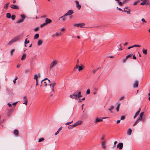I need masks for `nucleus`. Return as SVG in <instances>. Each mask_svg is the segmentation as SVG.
Returning <instances> with one entry per match:
<instances>
[{
    "label": "nucleus",
    "instance_id": "obj_64",
    "mask_svg": "<svg viewBox=\"0 0 150 150\" xmlns=\"http://www.w3.org/2000/svg\"><path fill=\"white\" fill-rule=\"evenodd\" d=\"M128 45V43L127 42H126L124 44V46H125L127 45Z\"/></svg>",
    "mask_w": 150,
    "mask_h": 150
},
{
    "label": "nucleus",
    "instance_id": "obj_41",
    "mask_svg": "<svg viewBox=\"0 0 150 150\" xmlns=\"http://www.w3.org/2000/svg\"><path fill=\"white\" fill-rule=\"evenodd\" d=\"M85 98L84 97V98H83L82 99H79L78 102L79 103L81 102H82V100H85Z\"/></svg>",
    "mask_w": 150,
    "mask_h": 150
},
{
    "label": "nucleus",
    "instance_id": "obj_10",
    "mask_svg": "<svg viewBox=\"0 0 150 150\" xmlns=\"http://www.w3.org/2000/svg\"><path fill=\"white\" fill-rule=\"evenodd\" d=\"M20 37V36H16L13 39H12L13 40V41L14 42L17 41L19 39Z\"/></svg>",
    "mask_w": 150,
    "mask_h": 150
},
{
    "label": "nucleus",
    "instance_id": "obj_54",
    "mask_svg": "<svg viewBox=\"0 0 150 150\" xmlns=\"http://www.w3.org/2000/svg\"><path fill=\"white\" fill-rule=\"evenodd\" d=\"M73 122V121H72L71 122H67L65 124V125H69L71 124Z\"/></svg>",
    "mask_w": 150,
    "mask_h": 150
},
{
    "label": "nucleus",
    "instance_id": "obj_17",
    "mask_svg": "<svg viewBox=\"0 0 150 150\" xmlns=\"http://www.w3.org/2000/svg\"><path fill=\"white\" fill-rule=\"evenodd\" d=\"M66 16H65L64 14L63 16L60 17L59 18V20L60 19H62V21H65L66 20V18H65V17Z\"/></svg>",
    "mask_w": 150,
    "mask_h": 150
},
{
    "label": "nucleus",
    "instance_id": "obj_57",
    "mask_svg": "<svg viewBox=\"0 0 150 150\" xmlns=\"http://www.w3.org/2000/svg\"><path fill=\"white\" fill-rule=\"evenodd\" d=\"M95 90L96 91H94L93 92V95H95L97 93V92H96V91L97 90V89H96V88H95Z\"/></svg>",
    "mask_w": 150,
    "mask_h": 150
},
{
    "label": "nucleus",
    "instance_id": "obj_23",
    "mask_svg": "<svg viewBox=\"0 0 150 150\" xmlns=\"http://www.w3.org/2000/svg\"><path fill=\"white\" fill-rule=\"evenodd\" d=\"M43 42V41L42 40H39L38 41V45L40 46L41 45Z\"/></svg>",
    "mask_w": 150,
    "mask_h": 150
},
{
    "label": "nucleus",
    "instance_id": "obj_55",
    "mask_svg": "<svg viewBox=\"0 0 150 150\" xmlns=\"http://www.w3.org/2000/svg\"><path fill=\"white\" fill-rule=\"evenodd\" d=\"M119 4L120 5V6H122V4H123V2H120V1H118Z\"/></svg>",
    "mask_w": 150,
    "mask_h": 150
},
{
    "label": "nucleus",
    "instance_id": "obj_21",
    "mask_svg": "<svg viewBox=\"0 0 150 150\" xmlns=\"http://www.w3.org/2000/svg\"><path fill=\"white\" fill-rule=\"evenodd\" d=\"M132 129L130 128H129L127 130V133L128 135H130L132 133Z\"/></svg>",
    "mask_w": 150,
    "mask_h": 150
},
{
    "label": "nucleus",
    "instance_id": "obj_62",
    "mask_svg": "<svg viewBox=\"0 0 150 150\" xmlns=\"http://www.w3.org/2000/svg\"><path fill=\"white\" fill-rule=\"evenodd\" d=\"M30 71L29 69L28 70H25V73L27 74L28 73V72H29Z\"/></svg>",
    "mask_w": 150,
    "mask_h": 150
},
{
    "label": "nucleus",
    "instance_id": "obj_22",
    "mask_svg": "<svg viewBox=\"0 0 150 150\" xmlns=\"http://www.w3.org/2000/svg\"><path fill=\"white\" fill-rule=\"evenodd\" d=\"M77 99L78 98H80V97H82V95H81V91H79L78 93H77Z\"/></svg>",
    "mask_w": 150,
    "mask_h": 150
},
{
    "label": "nucleus",
    "instance_id": "obj_30",
    "mask_svg": "<svg viewBox=\"0 0 150 150\" xmlns=\"http://www.w3.org/2000/svg\"><path fill=\"white\" fill-rule=\"evenodd\" d=\"M6 17L8 18H10L11 17V15L10 13H6Z\"/></svg>",
    "mask_w": 150,
    "mask_h": 150
},
{
    "label": "nucleus",
    "instance_id": "obj_27",
    "mask_svg": "<svg viewBox=\"0 0 150 150\" xmlns=\"http://www.w3.org/2000/svg\"><path fill=\"white\" fill-rule=\"evenodd\" d=\"M41 83L42 84H43L44 86H46L47 85V82L45 81H41Z\"/></svg>",
    "mask_w": 150,
    "mask_h": 150
},
{
    "label": "nucleus",
    "instance_id": "obj_40",
    "mask_svg": "<svg viewBox=\"0 0 150 150\" xmlns=\"http://www.w3.org/2000/svg\"><path fill=\"white\" fill-rule=\"evenodd\" d=\"M28 38H27L25 39V41L24 42L25 44H27L29 42V40H27Z\"/></svg>",
    "mask_w": 150,
    "mask_h": 150
},
{
    "label": "nucleus",
    "instance_id": "obj_39",
    "mask_svg": "<svg viewBox=\"0 0 150 150\" xmlns=\"http://www.w3.org/2000/svg\"><path fill=\"white\" fill-rule=\"evenodd\" d=\"M79 71H80L83 69V67L81 66H79Z\"/></svg>",
    "mask_w": 150,
    "mask_h": 150
},
{
    "label": "nucleus",
    "instance_id": "obj_9",
    "mask_svg": "<svg viewBox=\"0 0 150 150\" xmlns=\"http://www.w3.org/2000/svg\"><path fill=\"white\" fill-rule=\"evenodd\" d=\"M13 133L16 137H18L19 135V132L18 130L15 129Z\"/></svg>",
    "mask_w": 150,
    "mask_h": 150
},
{
    "label": "nucleus",
    "instance_id": "obj_26",
    "mask_svg": "<svg viewBox=\"0 0 150 150\" xmlns=\"http://www.w3.org/2000/svg\"><path fill=\"white\" fill-rule=\"evenodd\" d=\"M114 107L113 106H111L110 108L108 109L112 113V110L114 108Z\"/></svg>",
    "mask_w": 150,
    "mask_h": 150
},
{
    "label": "nucleus",
    "instance_id": "obj_44",
    "mask_svg": "<svg viewBox=\"0 0 150 150\" xmlns=\"http://www.w3.org/2000/svg\"><path fill=\"white\" fill-rule=\"evenodd\" d=\"M133 55L132 54H131L126 56L128 58L131 57Z\"/></svg>",
    "mask_w": 150,
    "mask_h": 150
},
{
    "label": "nucleus",
    "instance_id": "obj_16",
    "mask_svg": "<svg viewBox=\"0 0 150 150\" xmlns=\"http://www.w3.org/2000/svg\"><path fill=\"white\" fill-rule=\"evenodd\" d=\"M140 110H141V108H140L139 109V110L135 114V115H134V119L138 115H139V112L140 111Z\"/></svg>",
    "mask_w": 150,
    "mask_h": 150
},
{
    "label": "nucleus",
    "instance_id": "obj_49",
    "mask_svg": "<svg viewBox=\"0 0 150 150\" xmlns=\"http://www.w3.org/2000/svg\"><path fill=\"white\" fill-rule=\"evenodd\" d=\"M139 120H138V119L135 122L134 124L133 125V126H135L138 123Z\"/></svg>",
    "mask_w": 150,
    "mask_h": 150
},
{
    "label": "nucleus",
    "instance_id": "obj_61",
    "mask_svg": "<svg viewBox=\"0 0 150 150\" xmlns=\"http://www.w3.org/2000/svg\"><path fill=\"white\" fill-rule=\"evenodd\" d=\"M128 1V0H124L123 1V3L124 4H125Z\"/></svg>",
    "mask_w": 150,
    "mask_h": 150
},
{
    "label": "nucleus",
    "instance_id": "obj_31",
    "mask_svg": "<svg viewBox=\"0 0 150 150\" xmlns=\"http://www.w3.org/2000/svg\"><path fill=\"white\" fill-rule=\"evenodd\" d=\"M39 37V34H36L34 36V38L35 39H38Z\"/></svg>",
    "mask_w": 150,
    "mask_h": 150
},
{
    "label": "nucleus",
    "instance_id": "obj_35",
    "mask_svg": "<svg viewBox=\"0 0 150 150\" xmlns=\"http://www.w3.org/2000/svg\"><path fill=\"white\" fill-rule=\"evenodd\" d=\"M38 79V76L37 74H35L34 77V79L37 80Z\"/></svg>",
    "mask_w": 150,
    "mask_h": 150
},
{
    "label": "nucleus",
    "instance_id": "obj_7",
    "mask_svg": "<svg viewBox=\"0 0 150 150\" xmlns=\"http://www.w3.org/2000/svg\"><path fill=\"white\" fill-rule=\"evenodd\" d=\"M27 97L26 96H25L23 98V100L24 101V102L23 103V104H25L26 105L27 104Z\"/></svg>",
    "mask_w": 150,
    "mask_h": 150
},
{
    "label": "nucleus",
    "instance_id": "obj_36",
    "mask_svg": "<svg viewBox=\"0 0 150 150\" xmlns=\"http://www.w3.org/2000/svg\"><path fill=\"white\" fill-rule=\"evenodd\" d=\"M24 21V20L23 19H21L19 20H18L17 22V23H22Z\"/></svg>",
    "mask_w": 150,
    "mask_h": 150
},
{
    "label": "nucleus",
    "instance_id": "obj_11",
    "mask_svg": "<svg viewBox=\"0 0 150 150\" xmlns=\"http://www.w3.org/2000/svg\"><path fill=\"white\" fill-rule=\"evenodd\" d=\"M56 83L55 82L53 83L52 84V91L53 92H54V86H56Z\"/></svg>",
    "mask_w": 150,
    "mask_h": 150
},
{
    "label": "nucleus",
    "instance_id": "obj_28",
    "mask_svg": "<svg viewBox=\"0 0 150 150\" xmlns=\"http://www.w3.org/2000/svg\"><path fill=\"white\" fill-rule=\"evenodd\" d=\"M142 52L143 53L145 54H147V50H145L144 48L143 49Z\"/></svg>",
    "mask_w": 150,
    "mask_h": 150
},
{
    "label": "nucleus",
    "instance_id": "obj_43",
    "mask_svg": "<svg viewBox=\"0 0 150 150\" xmlns=\"http://www.w3.org/2000/svg\"><path fill=\"white\" fill-rule=\"evenodd\" d=\"M13 40L12 39L10 41H9L8 43V45H11L14 42L13 41Z\"/></svg>",
    "mask_w": 150,
    "mask_h": 150
},
{
    "label": "nucleus",
    "instance_id": "obj_56",
    "mask_svg": "<svg viewBox=\"0 0 150 150\" xmlns=\"http://www.w3.org/2000/svg\"><path fill=\"white\" fill-rule=\"evenodd\" d=\"M144 23H146V21L145 20L144 18H143L141 20Z\"/></svg>",
    "mask_w": 150,
    "mask_h": 150
},
{
    "label": "nucleus",
    "instance_id": "obj_25",
    "mask_svg": "<svg viewBox=\"0 0 150 150\" xmlns=\"http://www.w3.org/2000/svg\"><path fill=\"white\" fill-rule=\"evenodd\" d=\"M62 35V33L60 32L59 33H58L57 32H56L55 34V35L57 37H58L59 36L61 35Z\"/></svg>",
    "mask_w": 150,
    "mask_h": 150
},
{
    "label": "nucleus",
    "instance_id": "obj_2",
    "mask_svg": "<svg viewBox=\"0 0 150 150\" xmlns=\"http://www.w3.org/2000/svg\"><path fill=\"white\" fill-rule=\"evenodd\" d=\"M77 93L75 92L73 94L70 95L69 97L72 98H75L76 99H77Z\"/></svg>",
    "mask_w": 150,
    "mask_h": 150
},
{
    "label": "nucleus",
    "instance_id": "obj_58",
    "mask_svg": "<svg viewBox=\"0 0 150 150\" xmlns=\"http://www.w3.org/2000/svg\"><path fill=\"white\" fill-rule=\"evenodd\" d=\"M146 1L142 3H141L140 4L142 5H144L146 4Z\"/></svg>",
    "mask_w": 150,
    "mask_h": 150
},
{
    "label": "nucleus",
    "instance_id": "obj_46",
    "mask_svg": "<svg viewBox=\"0 0 150 150\" xmlns=\"http://www.w3.org/2000/svg\"><path fill=\"white\" fill-rule=\"evenodd\" d=\"M11 19L13 20H14L16 18V16L15 15H12L11 17Z\"/></svg>",
    "mask_w": 150,
    "mask_h": 150
},
{
    "label": "nucleus",
    "instance_id": "obj_34",
    "mask_svg": "<svg viewBox=\"0 0 150 150\" xmlns=\"http://www.w3.org/2000/svg\"><path fill=\"white\" fill-rule=\"evenodd\" d=\"M99 68L98 67L96 69H94L93 70L92 72H93L94 74L96 73V71H97L99 69Z\"/></svg>",
    "mask_w": 150,
    "mask_h": 150
},
{
    "label": "nucleus",
    "instance_id": "obj_47",
    "mask_svg": "<svg viewBox=\"0 0 150 150\" xmlns=\"http://www.w3.org/2000/svg\"><path fill=\"white\" fill-rule=\"evenodd\" d=\"M21 16L23 19H24L25 18V16L24 15L21 14Z\"/></svg>",
    "mask_w": 150,
    "mask_h": 150
},
{
    "label": "nucleus",
    "instance_id": "obj_18",
    "mask_svg": "<svg viewBox=\"0 0 150 150\" xmlns=\"http://www.w3.org/2000/svg\"><path fill=\"white\" fill-rule=\"evenodd\" d=\"M144 114V112H142L140 113V117L138 119V120H142V117H143V115Z\"/></svg>",
    "mask_w": 150,
    "mask_h": 150
},
{
    "label": "nucleus",
    "instance_id": "obj_29",
    "mask_svg": "<svg viewBox=\"0 0 150 150\" xmlns=\"http://www.w3.org/2000/svg\"><path fill=\"white\" fill-rule=\"evenodd\" d=\"M120 103L118 104L116 107V110L117 112H118L119 111V108H120Z\"/></svg>",
    "mask_w": 150,
    "mask_h": 150
},
{
    "label": "nucleus",
    "instance_id": "obj_13",
    "mask_svg": "<svg viewBox=\"0 0 150 150\" xmlns=\"http://www.w3.org/2000/svg\"><path fill=\"white\" fill-rule=\"evenodd\" d=\"M75 2L76 4V7L79 9H80L81 8V6L79 4V2L77 1H76Z\"/></svg>",
    "mask_w": 150,
    "mask_h": 150
},
{
    "label": "nucleus",
    "instance_id": "obj_60",
    "mask_svg": "<svg viewBox=\"0 0 150 150\" xmlns=\"http://www.w3.org/2000/svg\"><path fill=\"white\" fill-rule=\"evenodd\" d=\"M39 30V28L38 27H36L34 29V30L35 31H37L38 30Z\"/></svg>",
    "mask_w": 150,
    "mask_h": 150
},
{
    "label": "nucleus",
    "instance_id": "obj_42",
    "mask_svg": "<svg viewBox=\"0 0 150 150\" xmlns=\"http://www.w3.org/2000/svg\"><path fill=\"white\" fill-rule=\"evenodd\" d=\"M8 4H5L4 6V8H7L8 6Z\"/></svg>",
    "mask_w": 150,
    "mask_h": 150
},
{
    "label": "nucleus",
    "instance_id": "obj_59",
    "mask_svg": "<svg viewBox=\"0 0 150 150\" xmlns=\"http://www.w3.org/2000/svg\"><path fill=\"white\" fill-rule=\"evenodd\" d=\"M62 127H61L60 128H59L58 130H57V132H58V133H59L60 131L62 130Z\"/></svg>",
    "mask_w": 150,
    "mask_h": 150
},
{
    "label": "nucleus",
    "instance_id": "obj_15",
    "mask_svg": "<svg viewBox=\"0 0 150 150\" xmlns=\"http://www.w3.org/2000/svg\"><path fill=\"white\" fill-rule=\"evenodd\" d=\"M105 144V141H103L102 142V147L104 149L106 148Z\"/></svg>",
    "mask_w": 150,
    "mask_h": 150
},
{
    "label": "nucleus",
    "instance_id": "obj_6",
    "mask_svg": "<svg viewBox=\"0 0 150 150\" xmlns=\"http://www.w3.org/2000/svg\"><path fill=\"white\" fill-rule=\"evenodd\" d=\"M123 144L122 143H120L117 145V147L118 148L120 149H121L123 148Z\"/></svg>",
    "mask_w": 150,
    "mask_h": 150
},
{
    "label": "nucleus",
    "instance_id": "obj_45",
    "mask_svg": "<svg viewBox=\"0 0 150 150\" xmlns=\"http://www.w3.org/2000/svg\"><path fill=\"white\" fill-rule=\"evenodd\" d=\"M78 67H79L78 65H77V64H76L75 66V67H74V71H76V69H77L78 68Z\"/></svg>",
    "mask_w": 150,
    "mask_h": 150
},
{
    "label": "nucleus",
    "instance_id": "obj_24",
    "mask_svg": "<svg viewBox=\"0 0 150 150\" xmlns=\"http://www.w3.org/2000/svg\"><path fill=\"white\" fill-rule=\"evenodd\" d=\"M133 86L134 87H137L138 86V82L137 81H135V83L134 84Z\"/></svg>",
    "mask_w": 150,
    "mask_h": 150
},
{
    "label": "nucleus",
    "instance_id": "obj_53",
    "mask_svg": "<svg viewBox=\"0 0 150 150\" xmlns=\"http://www.w3.org/2000/svg\"><path fill=\"white\" fill-rule=\"evenodd\" d=\"M140 47V46L139 45H134L132 46V47Z\"/></svg>",
    "mask_w": 150,
    "mask_h": 150
},
{
    "label": "nucleus",
    "instance_id": "obj_37",
    "mask_svg": "<svg viewBox=\"0 0 150 150\" xmlns=\"http://www.w3.org/2000/svg\"><path fill=\"white\" fill-rule=\"evenodd\" d=\"M44 140V139L43 138H40L38 140L39 142H42Z\"/></svg>",
    "mask_w": 150,
    "mask_h": 150
},
{
    "label": "nucleus",
    "instance_id": "obj_52",
    "mask_svg": "<svg viewBox=\"0 0 150 150\" xmlns=\"http://www.w3.org/2000/svg\"><path fill=\"white\" fill-rule=\"evenodd\" d=\"M18 79V78L16 77L15 79L13 80V81L14 83H15L16 82V80Z\"/></svg>",
    "mask_w": 150,
    "mask_h": 150
},
{
    "label": "nucleus",
    "instance_id": "obj_20",
    "mask_svg": "<svg viewBox=\"0 0 150 150\" xmlns=\"http://www.w3.org/2000/svg\"><path fill=\"white\" fill-rule=\"evenodd\" d=\"M82 123V121H78L75 123L74 124L76 126H77L79 125H81Z\"/></svg>",
    "mask_w": 150,
    "mask_h": 150
},
{
    "label": "nucleus",
    "instance_id": "obj_19",
    "mask_svg": "<svg viewBox=\"0 0 150 150\" xmlns=\"http://www.w3.org/2000/svg\"><path fill=\"white\" fill-rule=\"evenodd\" d=\"M26 53H24L23 54V55H22V56L21 58V60H25L26 58Z\"/></svg>",
    "mask_w": 150,
    "mask_h": 150
},
{
    "label": "nucleus",
    "instance_id": "obj_33",
    "mask_svg": "<svg viewBox=\"0 0 150 150\" xmlns=\"http://www.w3.org/2000/svg\"><path fill=\"white\" fill-rule=\"evenodd\" d=\"M15 50L14 49H13L10 52V54L11 56H12Z\"/></svg>",
    "mask_w": 150,
    "mask_h": 150
},
{
    "label": "nucleus",
    "instance_id": "obj_5",
    "mask_svg": "<svg viewBox=\"0 0 150 150\" xmlns=\"http://www.w3.org/2000/svg\"><path fill=\"white\" fill-rule=\"evenodd\" d=\"M74 13V12L73 10H69L67 13L65 14V16L71 15Z\"/></svg>",
    "mask_w": 150,
    "mask_h": 150
},
{
    "label": "nucleus",
    "instance_id": "obj_50",
    "mask_svg": "<svg viewBox=\"0 0 150 150\" xmlns=\"http://www.w3.org/2000/svg\"><path fill=\"white\" fill-rule=\"evenodd\" d=\"M68 128L69 129H72L73 128L71 125H69L68 126Z\"/></svg>",
    "mask_w": 150,
    "mask_h": 150
},
{
    "label": "nucleus",
    "instance_id": "obj_38",
    "mask_svg": "<svg viewBox=\"0 0 150 150\" xmlns=\"http://www.w3.org/2000/svg\"><path fill=\"white\" fill-rule=\"evenodd\" d=\"M125 116H122L120 117V120H124L125 119Z\"/></svg>",
    "mask_w": 150,
    "mask_h": 150
},
{
    "label": "nucleus",
    "instance_id": "obj_1",
    "mask_svg": "<svg viewBox=\"0 0 150 150\" xmlns=\"http://www.w3.org/2000/svg\"><path fill=\"white\" fill-rule=\"evenodd\" d=\"M58 62L57 60H53L50 64V69L52 68L54 66L56 65Z\"/></svg>",
    "mask_w": 150,
    "mask_h": 150
},
{
    "label": "nucleus",
    "instance_id": "obj_48",
    "mask_svg": "<svg viewBox=\"0 0 150 150\" xmlns=\"http://www.w3.org/2000/svg\"><path fill=\"white\" fill-rule=\"evenodd\" d=\"M127 59L128 58L126 57V58L124 59L123 60V61H122L123 63H125L126 62V61Z\"/></svg>",
    "mask_w": 150,
    "mask_h": 150
},
{
    "label": "nucleus",
    "instance_id": "obj_63",
    "mask_svg": "<svg viewBox=\"0 0 150 150\" xmlns=\"http://www.w3.org/2000/svg\"><path fill=\"white\" fill-rule=\"evenodd\" d=\"M18 103V102H15L12 104L13 105L15 106Z\"/></svg>",
    "mask_w": 150,
    "mask_h": 150
},
{
    "label": "nucleus",
    "instance_id": "obj_4",
    "mask_svg": "<svg viewBox=\"0 0 150 150\" xmlns=\"http://www.w3.org/2000/svg\"><path fill=\"white\" fill-rule=\"evenodd\" d=\"M10 7L11 8L13 9H18L19 8V7L18 6L14 4L11 5Z\"/></svg>",
    "mask_w": 150,
    "mask_h": 150
},
{
    "label": "nucleus",
    "instance_id": "obj_8",
    "mask_svg": "<svg viewBox=\"0 0 150 150\" xmlns=\"http://www.w3.org/2000/svg\"><path fill=\"white\" fill-rule=\"evenodd\" d=\"M103 121V119H99L98 118H97L96 119V120L94 121V122L95 123H97L102 122Z\"/></svg>",
    "mask_w": 150,
    "mask_h": 150
},
{
    "label": "nucleus",
    "instance_id": "obj_12",
    "mask_svg": "<svg viewBox=\"0 0 150 150\" xmlns=\"http://www.w3.org/2000/svg\"><path fill=\"white\" fill-rule=\"evenodd\" d=\"M123 11L126 12L128 14H130L131 10L129 9H127V8L126 7L124 9Z\"/></svg>",
    "mask_w": 150,
    "mask_h": 150
},
{
    "label": "nucleus",
    "instance_id": "obj_3",
    "mask_svg": "<svg viewBox=\"0 0 150 150\" xmlns=\"http://www.w3.org/2000/svg\"><path fill=\"white\" fill-rule=\"evenodd\" d=\"M84 23H79V24H75L74 25V26L77 27H80L81 28H83V26L85 25Z\"/></svg>",
    "mask_w": 150,
    "mask_h": 150
},
{
    "label": "nucleus",
    "instance_id": "obj_14",
    "mask_svg": "<svg viewBox=\"0 0 150 150\" xmlns=\"http://www.w3.org/2000/svg\"><path fill=\"white\" fill-rule=\"evenodd\" d=\"M45 23H47V24H49L52 22V21L50 19L48 18H46L45 20Z\"/></svg>",
    "mask_w": 150,
    "mask_h": 150
},
{
    "label": "nucleus",
    "instance_id": "obj_51",
    "mask_svg": "<svg viewBox=\"0 0 150 150\" xmlns=\"http://www.w3.org/2000/svg\"><path fill=\"white\" fill-rule=\"evenodd\" d=\"M90 93V91L89 89H88L86 91V93L89 94Z\"/></svg>",
    "mask_w": 150,
    "mask_h": 150
},
{
    "label": "nucleus",
    "instance_id": "obj_32",
    "mask_svg": "<svg viewBox=\"0 0 150 150\" xmlns=\"http://www.w3.org/2000/svg\"><path fill=\"white\" fill-rule=\"evenodd\" d=\"M47 25V23H45L41 24L40 25V27L41 28H43L46 25Z\"/></svg>",
    "mask_w": 150,
    "mask_h": 150
}]
</instances>
